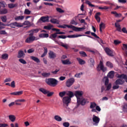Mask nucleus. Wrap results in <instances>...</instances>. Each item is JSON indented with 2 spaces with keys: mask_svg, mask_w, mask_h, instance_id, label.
Masks as SVG:
<instances>
[{
  "mask_svg": "<svg viewBox=\"0 0 127 127\" xmlns=\"http://www.w3.org/2000/svg\"><path fill=\"white\" fill-rule=\"evenodd\" d=\"M52 26H45L44 27V29H47L48 30H50L52 29Z\"/></svg>",
  "mask_w": 127,
  "mask_h": 127,
  "instance_id": "052dcab7",
  "label": "nucleus"
},
{
  "mask_svg": "<svg viewBox=\"0 0 127 127\" xmlns=\"http://www.w3.org/2000/svg\"><path fill=\"white\" fill-rule=\"evenodd\" d=\"M125 82L124 80L118 79L115 82V85H123Z\"/></svg>",
  "mask_w": 127,
  "mask_h": 127,
  "instance_id": "dca6fc26",
  "label": "nucleus"
},
{
  "mask_svg": "<svg viewBox=\"0 0 127 127\" xmlns=\"http://www.w3.org/2000/svg\"><path fill=\"white\" fill-rule=\"evenodd\" d=\"M75 79L73 77H71L70 78L68 79L65 82V85L67 87H71L75 82Z\"/></svg>",
  "mask_w": 127,
  "mask_h": 127,
  "instance_id": "39448f33",
  "label": "nucleus"
},
{
  "mask_svg": "<svg viewBox=\"0 0 127 127\" xmlns=\"http://www.w3.org/2000/svg\"><path fill=\"white\" fill-rule=\"evenodd\" d=\"M60 46L64 47V48H65V49H68V46L67 44H64V43H63V42H61L60 44Z\"/></svg>",
  "mask_w": 127,
  "mask_h": 127,
  "instance_id": "de8ad7c7",
  "label": "nucleus"
},
{
  "mask_svg": "<svg viewBox=\"0 0 127 127\" xmlns=\"http://www.w3.org/2000/svg\"><path fill=\"white\" fill-rule=\"evenodd\" d=\"M49 17L48 16H42L41 17L40 20L43 22H49Z\"/></svg>",
  "mask_w": 127,
  "mask_h": 127,
  "instance_id": "f3484780",
  "label": "nucleus"
},
{
  "mask_svg": "<svg viewBox=\"0 0 127 127\" xmlns=\"http://www.w3.org/2000/svg\"><path fill=\"white\" fill-rule=\"evenodd\" d=\"M54 119L58 122H61L62 121V118L61 117L59 116V115H56L54 117Z\"/></svg>",
  "mask_w": 127,
  "mask_h": 127,
  "instance_id": "2f4dec72",
  "label": "nucleus"
},
{
  "mask_svg": "<svg viewBox=\"0 0 127 127\" xmlns=\"http://www.w3.org/2000/svg\"><path fill=\"white\" fill-rule=\"evenodd\" d=\"M123 110L124 112L127 113V104H124V105L123 107Z\"/></svg>",
  "mask_w": 127,
  "mask_h": 127,
  "instance_id": "3c124183",
  "label": "nucleus"
},
{
  "mask_svg": "<svg viewBox=\"0 0 127 127\" xmlns=\"http://www.w3.org/2000/svg\"><path fill=\"white\" fill-rule=\"evenodd\" d=\"M39 37L40 38H48L49 37V34L47 33H42V34H40L39 35Z\"/></svg>",
  "mask_w": 127,
  "mask_h": 127,
  "instance_id": "c756f323",
  "label": "nucleus"
},
{
  "mask_svg": "<svg viewBox=\"0 0 127 127\" xmlns=\"http://www.w3.org/2000/svg\"><path fill=\"white\" fill-rule=\"evenodd\" d=\"M8 26L12 28H20L22 27L23 25L21 24L20 23H17L16 22L11 23L9 24Z\"/></svg>",
  "mask_w": 127,
  "mask_h": 127,
  "instance_id": "423d86ee",
  "label": "nucleus"
},
{
  "mask_svg": "<svg viewBox=\"0 0 127 127\" xmlns=\"http://www.w3.org/2000/svg\"><path fill=\"white\" fill-rule=\"evenodd\" d=\"M105 51L108 55L111 57H113L114 56L113 54V51L111 50H110L109 48H106L105 49Z\"/></svg>",
  "mask_w": 127,
  "mask_h": 127,
  "instance_id": "f8f14e48",
  "label": "nucleus"
},
{
  "mask_svg": "<svg viewBox=\"0 0 127 127\" xmlns=\"http://www.w3.org/2000/svg\"><path fill=\"white\" fill-rule=\"evenodd\" d=\"M1 59L4 60H7L8 59V55L5 54L3 55H2L1 56Z\"/></svg>",
  "mask_w": 127,
  "mask_h": 127,
  "instance_id": "e433bc0d",
  "label": "nucleus"
},
{
  "mask_svg": "<svg viewBox=\"0 0 127 127\" xmlns=\"http://www.w3.org/2000/svg\"><path fill=\"white\" fill-rule=\"evenodd\" d=\"M71 98H69L68 96L64 97L63 99V102L64 105H65L66 107H68L69 103H70Z\"/></svg>",
  "mask_w": 127,
  "mask_h": 127,
  "instance_id": "0eeeda50",
  "label": "nucleus"
},
{
  "mask_svg": "<svg viewBox=\"0 0 127 127\" xmlns=\"http://www.w3.org/2000/svg\"><path fill=\"white\" fill-rule=\"evenodd\" d=\"M122 43V42L121 41H120L119 40H115L114 41V44L115 45H118L120 44H121Z\"/></svg>",
  "mask_w": 127,
  "mask_h": 127,
  "instance_id": "864d4df0",
  "label": "nucleus"
},
{
  "mask_svg": "<svg viewBox=\"0 0 127 127\" xmlns=\"http://www.w3.org/2000/svg\"><path fill=\"white\" fill-rule=\"evenodd\" d=\"M30 58L31 60L35 61V62H36V63H39L40 62L39 59L36 57L31 56V57H30Z\"/></svg>",
  "mask_w": 127,
  "mask_h": 127,
  "instance_id": "393cba45",
  "label": "nucleus"
},
{
  "mask_svg": "<svg viewBox=\"0 0 127 127\" xmlns=\"http://www.w3.org/2000/svg\"><path fill=\"white\" fill-rule=\"evenodd\" d=\"M43 48L44 49V52L43 55L41 56V57L42 58H43V57H45L47 55V53H48L47 48L44 47Z\"/></svg>",
  "mask_w": 127,
  "mask_h": 127,
  "instance_id": "473e14b6",
  "label": "nucleus"
},
{
  "mask_svg": "<svg viewBox=\"0 0 127 127\" xmlns=\"http://www.w3.org/2000/svg\"><path fill=\"white\" fill-rule=\"evenodd\" d=\"M97 104L95 103L91 102L90 103V109H94L96 108Z\"/></svg>",
  "mask_w": 127,
  "mask_h": 127,
  "instance_id": "a19ab883",
  "label": "nucleus"
},
{
  "mask_svg": "<svg viewBox=\"0 0 127 127\" xmlns=\"http://www.w3.org/2000/svg\"><path fill=\"white\" fill-rule=\"evenodd\" d=\"M63 125L64 127H69L70 124L68 122H65L63 123Z\"/></svg>",
  "mask_w": 127,
  "mask_h": 127,
  "instance_id": "0e129e2a",
  "label": "nucleus"
},
{
  "mask_svg": "<svg viewBox=\"0 0 127 127\" xmlns=\"http://www.w3.org/2000/svg\"><path fill=\"white\" fill-rule=\"evenodd\" d=\"M86 3L88 4L89 6L91 7H98V6H95V5H93V4H92L91 2L88 0H86Z\"/></svg>",
  "mask_w": 127,
  "mask_h": 127,
  "instance_id": "4c0bfd02",
  "label": "nucleus"
},
{
  "mask_svg": "<svg viewBox=\"0 0 127 127\" xmlns=\"http://www.w3.org/2000/svg\"><path fill=\"white\" fill-rule=\"evenodd\" d=\"M106 89H105V91H110V89L112 88V83H109L107 85H106Z\"/></svg>",
  "mask_w": 127,
  "mask_h": 127,
  "instance_id": "c9c22d12",
  "label": "nucleus"
},
{
  "mask_svg": "<svg viewBox=\"0 0 127 127\" xmlns=\"http://www.w3.org/2000/svg\"><path fill=\"white\" fill-rule=\"evenodd\" d=\"M109 7L108 6H104L103 7H99V9H109Z\"/></svg>",
  "mask_w": 127,
  "mask_h": 127,
  "instance_id": "338daca9",
  "label": "nucleus"
},
{
  "mask_svg": "<svg viewBox=\"0 0 127 127\" xmlns=\"http://www.w3.org/2000/svg\"><path fill=\"white\" fill-rule=\"evenodd\" d=\"M24 19V16H18L14 18L16 21L23 20Z\"/></svg>",
  "mask_w": 127,
  "mask_h": 127,
  "instance_id": "cd10ccee",
  "label": "nucleus"
},
{
  "mask_svg": "<svg viewBox=\"0 0 127 127\" xmlns=\"http://www.w3.org/2000/svg\"><path fill=\"white\" fill-rule=\"evenodd\" d=\"M66 94V91H63V92H60L59 93V95L61 97V98H63L64 96Z\"/></svg>",
  "mask_w": 127,
  "mask_h": 127,
  "instance_id": "37998d69",
  "label": "nucleus"
},
{
  "mask_svg": "<svg viewBox=\"0 0 127 127\" xmlns=\"http://www.w3.org/2000/svg\"><path fill=\"white\" fill-rule=\"evenodd\" d=\"M115 71H111L107 75L109 78L112 79L114 77Z\"/></svg>",
  "mask_w": 127,
  "mask_h": 127,
  "instance_id": "5701e85b",
  "label": "nucleus"
},
{
  "mask_svg": "<svg viewBox=\"0 0 127 127\" xmlns=\"http://www.w3.org/2000/svg\"><path fill=\"white\" fill-rule=\"evenodd\" d=\"M49 57L50 59H55L57 57V54L52 51H50L49 53Z\"/></svg>",
  "mask_w": 127,
  "mask_h": 127,
  "instance_id": "9b49d317",
  "label": "nucleus"
},
{
  "mask_svg": "<svg viewBox=\"0 0 127 127\" xmlns=\"http://www.w3.org/2000/svg\"><path fill=\"white\" fill-rule=\"evenodd\" d=\"M42 75L45 77H48L50 75V73L44 72L42 73Z\"/></svg>",
  "mask_w": 127,
  "mask_h": 127,
  "instance_id": "a18cd8bd",
  "label": "nucleus"
},
{
  "mask_svg": "<svg viewBox=\"0 0 127 127\" xmlns=\"http://www.w3.org/2000/svg\"><path fill=\"white\" fill-rule=\"evenodd\" d=\"M122 31L123 33H124L127 34V28H126V27H123V28H122Z\"/></svg>",
  "mask_w": 127,
  "mask_h": 127,
  "instance_id": "69168bd1",
  "label": "nucleus"
},
{
  "mask_svg": "<svg viewBox=\"0 0 127 127\" xmlns=\"http://www.w3.org/2000/svg\"><path fill=\"white\" fill-rule=\"evenodd\" d=\"M8 125L5 123H0V127H7Z\"/></svg>",
  "mask_w": 127,
  "mask_h": 127,
  "instance_id": "6e6d98bb",
  "label": "nucleus"
},
{
  "mask_svg": "<svg viewBox=\"0 0 127 127\" xmlns=\"http://www.w3.org/2000/svg\"><path fill=\"white\" fill-rule=\"evenodd\" d=\"M51 22L53 24H60L59 21L55 18L51 19Z\"/></svg>",
  "mask_w": 127,
  "mask_h": 127,
  "instance_id": "a878e982",
  "label": "nucleus"
},
{
  "mask_svg": "<svg viewBox=\"0 0 127 127\" xmlns=\"http://www.w3.org/2000/svg\"><path fill=\"white\" fill-rule=\"evenodd\" d=\"M30 22L28 20H26L25 22L23 23V25H27L30 24Z\"/></svg>",
  "mask_w": 127,
  "mask_h": 127,
  "instance_id": "774afa93",
  "label": "nucleus"
},
{
  "mask_svg": "<svg viewBox=\"0 0 127 127\" xmlns=\"http://www.w3.org/2000/svg\"><path fill=\"white\" fill-rule=\"evenodd\" d=\"M27 33H29V36H34L33 35H34V33L33 32V30H31L28 31Z\"/></svg>",
  "mask_w": 127,
  "mask_h": 127,
  "instance_id": "603ef678",
  "label": "nucleus"
},
{
  "mask_svg": "<svg viewBox=\"0 0 127 127\" xmlns=\"http://www.w3.org/2000/svg\"><path fill=\"white\" fill-rule=\"evenodd\" d=\"M101 15V13L100 12H98L97 13H96L95 14V19L97 20V22L100 23L101 18L100 17V15Z\"/></svg>",
  "mask_w": 127,
  "mask_h": 127,
  "instance_id": "2eb2a0df",
  "label": "nucleus"
},
{
  "mask_svg": "<svg viewBox=\"0 0 127 127\" xmlns=\"http://www.w3.org/2000/svg\"><path fill=\"white\" fill-rule=\"evenodd\" d=\"M8 6L9 8H13L15 7L16 6H17V4L9 3L8 4Z\"/></svg>",
  "mask_w": 127,
  "mask_h": 127,
  "instance_id": "ea45409f",
  "label": "nucleus"
},
{
  "mask_svg": "<svg viewBox=\"0 0 127 127\" xmlns=\"http://www.w3.org/2000/svg\"><path fill=\"white\" fill-rule=\"evenodd\" d=\"M0 19L2 20V21L3 22H4V23L6 22L7 20V17L5 15L3 16H1L0 17Z\"/></svg>",
  "mask_w": 127,
  "mask_h": 127,
  "instance_id": "58836bf2",
  "label": "nucleus"
},
{
  "mask_svg": "<svg viewBox=\"0 0 127 127\" xmlns=\"http://www.w3.org/2000/svg\"><path fill=\"white\" fill-rule=\"evenodd\" d=\"M122 50L125 51L124 55L127 57V44H123V47H122Z\"/></svg>",
  "mask_w": 127,
  "mask_h": 127,
  "instance_id": "ddd939ff",
  "label": "nucleus"
},
{
  "mask_svg": "<svg viewBox=\"0 0 127 127\" xmlns=\"http://www.w3.org/2000/svg\"><path fill=\"white\" fill-rule=\"evenodd\" d=\"M19 62L20 63L22 64H27V62H26V61L24 60L23 59H19Z\"/></svg>",
  "mask_w": 127,
  "mask_h": 127,
  "instance_id": "49530a36",
  "label": "nucleus"
},
{
  "mask_svg": "<svg viewBox=\"0 0 127 127\" xmlns=\"http://www.w3.org/2000/svg\"><path fill=\"white\" fill-rule=\"evenodd\" d=\"M39 91L41 92H42L44 94H47L48 93H49V91H47V90L44 89V88H40L39 89Z\"/></svg>",
  "mask_w": 127,
  "mask_h": 127,
  "instance_id": "f704fd0d",
  "label": "nucleus"
},
{
  "mask_svg": "<svg viewBox=\"0 0 127 127\" xmlns=\"http://www.w3.org/2000/svg\"><path fill=\"white\" fill-rule=\"evenodd\" d=\"M89 62L90 65H91L92 66H94L95 64L94 60L93 58H90L89 60Z\"/></svg>",
  "mask_w": 127,
  "mask_h": 127,
  "instance_id": "c03bdc74",
  "label": "nucleus"
},
{
  "mask_svg": "<svg viewBox=\"0 0 127 127\" xmlns=\"http://www.w3.org/2000/svg\"><path fill=\"white\" fill-rule=\"evenodd\" d=\"M57 9V11L59 12V13H64V10H63L62 8H59V7H57L56 8Z\"/></svg>",
  "mask_w": 127,
  "mask_h": 127,
  "instance_id": "4d7b16f0",
  "label": "nucleus"
},
{
  "mask_svg": "<svg viewBox=\"0 0 127 127\" xmlns=\"http://www.w3.org/2000/svg\"><path fill=\"white\" fill-rule=\"evenodd\" d=\"M88 103L89 102L87 101V99H85L84 98H78V100H77V107L79 105L84 106L86 104V103Z\"/></svg>",
  "mask_w": 127,
  "mask_h": 127,
  "instance_id": "20e7f679",
  "label": "nucleus"
},
{
  "mask_svg": "<svg viewBox=\"0 0 127 127\" xmlns=\"http://www.w3.org/2000/svg\"><path fill=\"white\" fill-rule=\"evenodd\" d=\"M84 94V92L82 91H76L74 93V95L77 98V100L78 99H80V97L82 96Z\"/></svg>",
  "mask_w": 127,
  "mask_h": 127,
  "instance_id": "1a4fd4ad",
  "label": "nucleus"
},
{
  "mask_svg": "<svg viewBox=\"0 0 127 127\" xmlns=\"http://www.w3.org/2000/svg\"><path fill=\"white\" fill-rule=\"evenodd\" d=\"M82 74H83V73L82 72H80V73H79L75 74L74 76L75 77H77V78H80V75H82Z\"/></svg>",
  "mask_w": 127,
  "mask_h": 127,
  "instance_id": "e2e57ef3",
  "label": "nucleus"
},
{
  "mask_svg": "<svg viewBox=\"0 0 127 127\" xmlns=\"http://www.w3.org/2000/svg\"><path fill=\"white\" fill-rule=\"evenodd\" d=\"M127 75L125 74H119L118 75V78H122L124 79L125 80L126 79V78H127Z\"/></svg>",
  "mask_w": 127,
  "mask_h": 127,
  "instance_id": "79ce46f5",
  "label": "nucleus"
},
{
  "mask_svg": "<svg viewBox=\"0 0 127 127\" xmlns=\"http://www.w3.org/2000/svg\"><path fill=\"white\" fill-rule=\"evenodd\" d=\"M31 13V11L29 10L28 9H25L24 11V14L29 15Z\"/></svg>",
  "mask_w": 127,
  "mask_h": 127,
  "instance_id": "09e8293b",
  "label": "nucleus"
},
{
  "mask_svg": "<svg viewBox=\"0 0 127 127\" xmlns=\"http://www.w3.org/2000/svg\"><path fill=\"white\" fill-rule=\"evenodd\" d=\"M73 31L76 32H80L81 30H80V27H73Z\"/></svg>",
  "mask_w": 127,
  "mask_h": 127,
  "instance_id": "bf43d9fd",
  "label": "nucleus"
},
{
  "mask_svg": "<svg viewBox=\"0 0 127 127\" xmlns=\"http://www.w3.org/2000/svg\"><path fill=\"white\" fill-rule=\"evenodd\" d=\"M8 10L6 8L1 9L0 10V14L4 15L8 13Z\"/></svg>",
  "mask_w": 127,
  "mask_h": 127,
  "instance_id": "4be33fe9",
  "label": "nucleus"
},
{
  "mask_svg": "<svg viewBox=\"0 0 127 127\" xmlns=\"http://www.w3.org/2000/svg\"><path fill=\"white\" fill-rule=\"evenodd\" d=\"M103 82H104V84L105 86H107L108 85V84H109V80L108 79V77H107V76H104L103 77Z\"/></svg>",
  "mask_w": 127,
  "mask_h": 127,
  "instance_id": "aec40b11",
  "label": "nucleus"
},
{
  "mask_svg": "<svg viewBox=\"0 0 127 127\" xmlns=\"http://www.w3.org/2000/svg\"><path fill=\"white\" fill-rule=\"evenodd\" d=\"M45 82L49 86L55 87L59 81L55 78H49L45 80Z\"/></svg>",
  "mask_w": 127,
  "mask_h": 127,
  "instance_id": "f257e3e1",
  "label": "nucleus"
},
{
  "mask_svg": "<svg viewBox=\"0 0 127 127\" xmlns=\"http://www.w3.org/2000/svg\"><path fill=\"white\" fill-rule=\"evenodd\" d=\"M52 30L54 31H58V35H65V33L64 32H61L60 29H57V28H52Z\"/></svg>",
  "mask_w": 127,
  "mask_h": 127,
  "instance_id": "6ab92c4d",
  "label": "nucleus"
},
{
  "mask_svg": "<svg viewBox=\"0 0 127 127\" xmlns=\"http://www.w3.org/2000/svg\"><path fill=\"white\" fill-rule=\"evenodd\" d=\"M91 34L92 36H94L95 38L100 39V37L97 36L95 33L91 32Z\"/></svg>",
  "mask_w": 127,
  "mask_h": 127,
  "instance_id": "13d9d810",
  "label": "nucleus"
},
{
  "mask_svg": "<svg viewBox=\"0 0 127 127\" xmlns=\"http://www.w3.org/2000/svg\"><path fill=\"white\" fill-rule=\"evenodd\" d=\"M106 66L110 68H113L114 67L113 64L110 62H107L106 63Z\"/></svg>",
  "mask_w": 127,
  "mask_h": 127,
  "instance_id": "bb28decb",
  "label": "nucleus"
},
{
  "mask_svg": "<svg viewBox=\"0 0 127 127\" xmlns=\"http://www.w3.org/2000/svg\"><path fill=\"white\" fill-rule=\"evenodd\" d=\"M108 68L107 67L104 66L103 62L102 61H100L99 64L97 65L96 67V70L97 71L99 72L102 70L103 72H105L107 71Z\"/></svg>",
  "mask_w": 127,
  "mask_h": 127,
  "instance_id": "f03ea898",
  "label": "nucleus"
},
{
  "mask_svg": "<svg viewBox=\"0 0 127 127\" xmlns=\"http://www.w3.org/2000/svg\"><path fill=\"white\" fill-rule=\"evenodd\" d=\"M66 95L69 96L68 98H70V99H71V98H73V97L74 96L73 92L70 91L67 92Z\"/></svg>",
  "mask_w": 127,
  "mask_h": 127,
  "instance_id": "7c9ffc66",
  "label": "nucleus"
},
{
  "mask_svg": "<svg viewBox=\"0 0 127 127\" xmlns=\"http://www.w3.org/2000/svg\"><path fill=\"white\" fill-rule=\"evenodd\" d=\"M26 100L24 99H17L15 101V102H25Z\"/></svg>",
  "mask_w": 127,
  "mask_h": 127,
  "instance_id": "8fccbe9b",
  "label": "nucleus"
},
{
  "mask_svg": "<svg viewBox=\"0 0 127 127\" xmlns=\"http://www.w3.org/2000/svg\"><path fill=\"white\" fill-rule=\"evenodd\" d=\"M24 52L23 51H19L18 52L17 58L18 59H21V58H24Z\"/></svg>",
  "mask_w": 127,
  "mask_h": 127,
  "instance_id": "4468645a",
  "label": "nucleus"
},
{
  "mask_svg": "<svg viewBox=\"0 0 127 127\" xmlns=\"http://www.w3.org/2000/svg\"><path fill=\"white\" fill-rule=\"evenodd\" d=\"M62 63L64 64L69 65L71 64L69 59H66L65 60H62Z\"/></svg>",
  "mask_w": 127,
  "mask_h": 127,
  "instance_id": "412c9836",
  "label": "nucleus"
},
{
  "mask_svg": "<svg viewBox=\"0 0 127 127\" xmlns=\"http://www.w3.org/2000/svg\"><path fill=\"white\" fill-rule=\"evenodd\" d=\"M9 119L12 122H13L15 121L16 117L12 115H10L9 116Z\"/></svg>",
  "mask_w": 127,
  "mask_h": 127,
  "instance_id": "72a5a7b5",
  "label": "nucleus"
},
{
  "mask_svg": "<svg viewBox=\"0 0 127 127\" xmlns=\"http://www.w3.org/2000/svg\"><path fill=\"white\" fill-rule=\"evenodd\" d=\"M82 35L81 34H74V35H59L58 38L60 39H65L66 38H77L79 37H81Z\"/></svg>",
  "mask_w": 127,
  "mask_h": 127,
  "instance_id": "7ed1b4c3",
  "label": "nucleus"
},
{
  "mask_svg": "<svg viewBox=\"0 0 127 127\" xmlns=\"http://www.w3.org/2000/svg\"><path fill=\"white\" fill-rule=\"evenodd\" d=\"M79 54L82 55V57H86L87 55L84 51H80Z\"/></svg>",
  "mask_w": 127,
  "mask_h": 127,
  "instance_id": "680f3d73",
  "label": "nucleus"
},
{
  "mask_svg": "<svg viewBox=\"0 0 127 127\" xmlns=\"http://www.w3.org/2000/svg\"><path fill=\"white\" fill-rule=\"evenodd\" d=\"M37 39H36L35 36H29L27 37L26 40H25V43H31L34 41L37 40Z\"/></svg>",
  "mask_w": 127,
  "mask_h": 127,
  "instance_id": "6e6552de",
  "label": "nucleus"
},
{
  "mask_svg": "<svg viewBox=\"0 0 127 127\" xmlns=\"http://www.w3.org/2000/svg\"><path fill=\"white\" fill-rule=\"evenodd\" d=\"M111 14H115V16L116 17H121L122 14L120 13L119 14L117 11H111Z\"/></svg>",
  "mask_w": 127,
  "mask_h": 127,
  "instance_id": "c85d7f7f",
  "label": "nucleus"
},
{
  "mask_svg": "<svg viewBox=\"0 0 127 127\" xmlns=\"http://www.w3.org/2000/svg\"><path fill=\"white\" fill-rule=\"evenodd\" d=\"M92 120L93 122L95 123L94 124V125L98 126V124L100 123V118H99L98 117L95 116V115H93Z\"/></svg>",
  "mask_w": 127,
  "mask_h": 127,
  "instance_id": "9d476101",
  "label": "nucleus"
},
{
  "mask_svg": "<svg viewBox=\"0 0 127 127\" xmlns=\"http://www.w3.org/2000/svg\"><path fill=\"white\" fill-rule=\"evenodd\" d=\"M56 32H57L56 33L51 35V36L53 39H55L57 37V35H59L58 31H56Z\"/></svg>",
  "mask_w": 127,
  "mask_h": 127,
  "instance_id": "5fc2aeb1",
  "label": "nucleus"
},
{
  "mask_svg": "<svg viewBox=\"0 0 127 127\" xmlns=\"http://www.w3.org/2000/svg\"><path fill=\"white\" fill-rule=\"evenodd\" d=\"M76 60L78 61L79 64L81 65H83L85 64V60H83V59H82L81 58H77Z\"/></svg>",
  "mask_w": 127,
  "mask_h": 127,
  "instance_id": "b1692460",
  "label": "nucleus"
},
{
  "mask_svg": "<svg viewBox=\"0 0 127 127\" xmlns=\"http://www.w3.org/2000/svg\"><path fill=\"white\" fill-rule=\"evenodd\" d=\"M23 93V91H20L11 92V93H10V95L19 96V95H22Z\"/></svg>",
  "mask_w": 127,
  "mask_h": 127,
  "instance_id": "a211bd4d",
  "label": "nucleus"
}]
</instances>
